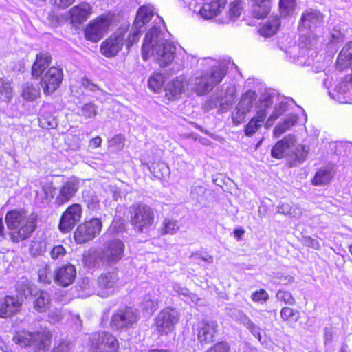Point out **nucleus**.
Wrapping results in <instances>:
<instances>
[{
	"label": "nucleus",
	"mask_w": 352,
	"mask_h": 352,
	"mask_svg": "<svg viewBox=\"0 0 352 352\" xmlns=\"http://www.w3.org/2000/svg\"><path fill=\"white\" fill-rule=\"evenodd\" d=\"M253 302L264 303L269 300V294L264 289H260L254 292L251 295Z\"/></svg>",
	"instance_id": "obj_48"
},
{
	"label": "nucleus",
	"mask_w": 352,
	"mask_h": 352,
	"mask_svg": "<svg viewBox=\"0 0 352 352\" xmlns=\"http://www.w3.org/2000/svg\"><path fill=\"white\" fill-rule=\"evenodd\" d=\"M280 317L284 321L294 323L300 318V312L297 309L285 307L280 310Z\"/></svg>",
	"instance_id": "obj_39"
},
{
	"label": "nucleus",
	"mask_w": 352,
	"mask_h": 352,
	"mask_svg": "<svg viewBox=\"0 0 352 352\" xmlns=\"http://www.w3.org/2000/svg\"><path fill=\"white\" fill-rule=\"evenodd\" d=\"M226 72L221 67H215L208 72H202L195 78L194 90L201 96L211 91L225 78Z\"/></svg>",
	"instance_id": "obj_6"
},
{
	"label": "nucleus",
	"mask_w": 352,
	"mask_h": 352,
	"mask_svg": "<svg viewBox=\"0 0 352 352\" xmlns=\"http://www.w3.org/2000/svg\"><path fill=\"white\" fill-rule=\"evenodd\" d=\"M35 332H30L25 329L16 331L12 340L21 347H28L35 344Z\"/></svg>",
	"instance_id": "obj_27"
},
{
	"label": "nucleus",
	"mask_w": 352,
	"mask_h": 352,
	"mask_svg": "<svg viewBox=\"0 0 352 352\" xmlns=\"http://www.w3.org/2000/svg\"><path fill=\"white\" fill-rule=\"evenodd\" d=\"M70 343L66 341H61L57 346H54L52 352H70Z\"/></svg>",
	"instance_id": "obj_55"
},
{
	"label": "nucleus",
	"mask_w": 352,
	"mask_h": 352,
	"mask_svg": "<svg viewBox=\"0 0 352 352\" xmlns=\"http://www.w3.org/2000/svg\"><path fill=\"white\" fill-rule=\"evenodd\" d=\"M153 16V10L148 6H141L137 12L135 23H141L142 25L148 23Z\"/></svg>",
	"instance_id": "obj_36"
},
{
	"label": "nucleus",
	"mask_w": 352,
	"mask_h": 352,
	"mask_svg": "<svg viewBox=\"0 0 352 352\" xmlns=\"http://www.w3.org/2000/svg\"><path fill=\"white\" fill-rule=\"evenodd\" d=\"M21 96L26 100L34 101L41 96L40 89L32 82L23 85Z\"/></svg>",
	"instance_id": "obj_33"
},
{
	"label": "nucleus",
	"mask_w": 352,
	"mask_h": 352,
	"mask_svg": "<svg viewBox=\"0 0 352 352\" xmlns=\"http://www.w3.org/2000/svg\"><path fill=\"white\" fill-rule=\"evenodd\" d=\"M98 204V201H95L94 199H91V200L88 201L87 203V207L90 208H94Z\"/></svg>",
	"instance_id": "obj_62"
},
{
	"label": "nucleus",
	"mask_w": 352,
	"mask_h": 352,
	"mask_svg": "<svg viewBox=\"0 0 352 352\" xmlns=\"http://www.w3.org/2000/svg\"><path fill=\"white\" fill-rule=\"evenodd\" d=\"M294 154L296 155L294 162L292 164L289 165V167H292L293 165L302 163L307 158V153L304 150V146H301L300 148H298Z\"/></svg>",
	"instance_id": "obj_53"
},
{
	"label": "nucleus",
	"mask_w": 352,
	"mask_h": 352,
	"mask_svg": "<svg viewBox=\"0 0 352 352\" xmlns=\"http://www.w3.org/2000/svg\"><path fill=\"white\" fill-rule=\"evenodd\" d=\"M33 308L38 313L46 312L50 307V295L47 291L38 290L34 295Z\"/></svg>",
	"instance_id": "obj_25"
},
{
	"label": "nucleus",
	"mask_w": 352,
	"mask_h": 352,
	"mask_svg": "<svg viewBox=\"0 0 352 352\" xmlns=\"http://www.w3.org/2000/svg\"><path fill=\"white\" fill-rule=\"evenodd\" d=\"M148 352H170V351L169 350L165 349H158V348H156V349H149L148 351Z\"/></svg>",
	"instance_id": "obj_64"
},
{
	"label": "nucleus",
	"mask_w": 352,
	"mask_h": 352,
	"mask_svg": "<svg viewBox=\"0 0 352 352\" xmlns=\"http://www.w3.org/2000/svg\"><path fill=\"white\" fill-rule=\"evenodd\" d=\"M83 210L78 203L70 204L62 212L58 228L63 234L71 232L82 217Z\"/></svg>",
	"instance_id": "obj_12"
},
{
	"label": "nucleus",
	"mask_w": 352,
	"mask_h": 352,
	"mask_svg": "<svg viewBox=\"0 0 352 352\" xmlns=\"http://www.w3.org/2000/svg\"><path fill=\"white\" fill-rule=\"evenodd\" d=\"M179 321V315L173 309L168 307L162 310L155 319L154 326L157 334L162 337L174 333Z\"/></svg>",
	"instance_id": "obj_11"
},
{
	"label": "nucleus",
	"mask_w": 352,
	"mask_h": 352,
	"mask_svg": "<svg viewBox=\"0 0 352 352\" xmlns=\"http://www.w3.org/2000/svg\"><path fill=\"white\" fill-rule=\"evenodd\" d=\"M53 6L58 9H65L70 6L75 0H52Z\"/></svg>",
	"instance_id": "obj_57"
},
{
	"label": "nucleus",
	"mask_w": 352,
	"mask_h": 352,
	"mask_svg": "<svg viewBox=\"0 0 352 352\" xmlns=\"http://www.w3.org/2000/svg\"><path fill=\"white\" fill-rule=\"evenodd\" d=\"M78 114L85 119L94 118L98 114V107L93 102L86 103L80 107Z\"/></svg>",
	"instance_id": "obj_41"
},
{
	"label": "nucleus",
	"mask_w": 352,
	"mask_h": 352,
	"mask_svg": "<svg viewBox=\"0 0 352 352\" xmlns=\"http://www.w3.org/2000/svg\"><path fill=\"white\" fill-rule=\"evenodd\" d=\"M296 0H279L278 9L280 15L287 16L291 15L295 10Z\"/></svg>",
	"instance_id": "obj_40"
},
{
	"label": "nucleus",
	"mask_w": 352,
	"mask_h": 352,
	"mask_svg": "<svg viewBox=\"0 0 352 352\" xmlns=\"http://www.w3.org/2000/svg\"><path fill=\"white\" fill-rule=\"evenodd\" d=\"M42 190L45 193V198L47 200L53 199L56 190V188L52 185H45L42 187Z\"/></svg>",
	"instance_id": "obj_56"
},
{
	"label": "nucleus",
	"mask_w": 352,
	"mask_h": 352,
	"mask_svg": "<svg viewBox=\"0 0 352 352\" xmlns=\"http://www.w3.org/2000/svg\"><path fill=\"white\" fill-rule=\"evenodd\" d=\"M38 124L41 128L50 129L54 128L56 124L55 118L49 113H44L38 118Z\"/></svg>",
	"instance_id": "obj_43"
},
{
	"label": "nucleus",
	"mask_w": 352,
	"mask_h": 352,
	"mask_svg": "<svg viewBox=\"0 0 352 352\" xmlns=\"http://www.w3.org/2000/svg\"><path fill=\"white\" fill-rule=\"evenodd\" d=\"M102 140L100 136L93 138L90 141V146L94 148H99L102 144Z\"/></svg>",
	"instance_id": "obj_59"
},
{
	"label": "nucleus",
	"mask_w": 352,
	"mask_h": 352,
	"mask_svg": "<svg viewBox=\"0 0 352 352\" xmlns=\"http://www.w3.org/2000/svg\"><path fill=\"white\" fill-rule=\"evenodd\" d=\"M276 296L278 300L283 301L285 304L292 305L296 302L295 298L292 293L288 291L279 290Z\"/></svg>",
	"instance_id": "obj_49"
},
{
	"label": "nucleus",
	"mask_w": 352,
	"mask_h": 352,
	"mask_svg": "<svg viewBox=\"0 0 352 352\" xmlns=\"http://www.w3.org/2000/svg\"><path fill=\"white\" fill-rule=\"evenodd\" d=\"M296 122L297 118L296 116H291L285 119L274 129L273 133L274 137H279L280 135L294 126Z\"/></svg>",
	"instance_id": "obj_34"
},
{
	"label": "nucleus",
	"mask_w": 352,
	"mask_h": 352,
	"mask_svg": "<svg viewBox=\"0 0 352 352\" xmlns=\"http://www.w3.org/2000/svg\"><path fill=\"white\" fill-rule=\"evenodd\" d=\"M276 283L280 285H287L294 282V278L289 274H278L275 276Z\"/></svg>",
	"instance_id": "obj_52"
},
{
	"label": "nucleus",
	"mask_w": 352,
	"mask_h": 352,
	"mask_svg": "<svg viewBox=\"0 0 352 352\" xmlns=\"http://www.w3.org/2000/svg\"><path fill=\"white\" fill-rule=\"evenodd\" d=\"M305 241V245L314 249V250H320V242L316 239L312 238L311 236H307L304 239Z\"/></svg>",
	"instance_id": "obj_54"
},
{
	"label": "nucleus",
	"mask_w": 352,
	"mask_h": 352,
	"mask_svg": "<svg viewBox=\"0 0 352 352\" xmlns=\"http://www.w3.org/2000/svg\"><path fill=\"white\" fill-rule=\"evenodd\" d=\"M268 107L267 101H264L263 106L256 111V115L245 126L244 131L247 136H252L262 126L267 118Z\"/></svg>",
	"instance_id": "obj_20"
},
{
	"label": "nucleus",
	"mask_w": 352,
	"mask_h": 352,
	"mask_svg": "<svg viewBox=\"0 0 352 352\" xmlns=\"http://www.w3.org/2000/svg\"><path fill=\"white\" fill-rule=\"evenodd\" d=\"M256 98L257 95L256 92L248 90L241 96L239 105L246 111H249L252 107L253 102L256 100Z\"/></svg>",
	"instance_id": "obj_38"
},
{
	"label": "nucleus",
	"mask_w": 352,
	"mask_h": 352,
	"mask_svg": "<svg viewBox=\"0 0 352 352\" xmlns=\"http://www.w3.org/2000/svg\"><path fill=\"white\" fill-rule=\"evenodd\" d=\"M295 138L292 135L285 136L282 140L278 141L271 151V155L275 159H282L285 157L287 151L294 145Z\"/></svg>",
	"instance_id": "obj_23"
},
{
	"label": "nucleus",
	"mask_w": 352,
	"mask_h": 352,
	"mask_svg": "<svg viewBox=\"0 0 352 352\" xmlns=\"http://www.w3.org/2000/svg\"><path fill=\"white\" fill-rule=\"evenodd\" d=\"M241 318L243 319V324L246 328L248 329L253 335L260 339L261 336L259 327H257L245 314L242 313Z\"/></svg>",
	"instance_id": "obj_46"
},
{
	"label": "nucleus",
	"mask_w": 352,
	"mask_h": 352,
	"mask_svg": "<svg viewBox=\"0 0 352 352\" xmlns=\"http://www.w3.org/2000/svg\"><path fill=\"white\" fill-rule=\"evenodd\" d=\"M93 13L89 3L82 2L69 10V20L74 25H80L86 21Z\"/></svg>",
	"instance_id": "obj_19"
},
{
	"label": "nucleus",
	"mask_w": 352,
	"mask_h": 352,
	"mask_svg": "<svg viewBox=\"0 0 352 352\" xmlns=\"http://www.w3.org/2000/svg\"><path fill=\"white\" fill-rule=\"evenodd\" d=\"M38 217L23 209H11L5 215L7 235L12 243H19L32 237L38 227Z\"/></svg>",
	"instance_id": "obj_1"
},
{
	"label": "nucleus",
	"mask_w": 352,
	"mask_h": 352,
	"mask_svg": "<svg viewBox=\"0 0 352 352\" xmlns=\"http://www.w3.org/2000/svg\"><path fill=\"white\" fill-rule=\"evenodd\" d=\"M245 2L243 0H233L230 3L228 16L231 20L238 19L242 14Z\"/></svg>",
	"instance_id": "obj_35"
},
{
	"label": "nucleus",
	"mask_w": 352,
	"mask_h": 352,
	"mask_svg": "<svg viewBox=\"0 0 352 352\" xmlns=\"http://www.w3.org/2000/svg\"><path fill=\"white\" fill-rule=\"evenodd\" d=\"M333 328L326 327L324 329V344H329L333 341Z\"/></svg>",
	"instance_id": "obj_58"
},
{
	"label": "nucleus",
	"mask_w": 352,
	"mask_h": 352,
	"mask_svg": "<svg viewBox=\"0 0 352 352\" xmlns=\"http://www.w3.org/2000/svg\"><path fill=\"white\" fill-rule=\"evenodd\" d=\"M175 46L168 41L157 42L154 39V33L150 30L146 32L142 45V56L146 61L151 56H155L161 67L170 65L175 58Z\"/></svg>",
	"instance_id": "obj_2"
},
{
	"label": "nucleus",
	"mask_w": 352,
	"mask_h": 352,
	"mask_svg": "<svg viewBox=\"0 0 352 352\" xmlns=\"http://www.w3.org/2000/svg\"><path fill=\"white\" fill-rule=\"evenodd\" d=\"M186 85L187 82L183 77H177L169 84L166 95L169 98H177L184 92Z\"/></svg>",
	"instance_id": "obj_29"
},
{
	"label": "nucleus",
	"mask_w": 352,
	"mask_h": 352,
	"mask_svg": "<svg viewBox=\"0 0 352 352\" xmlns=\"http://www.w3.org/2000/svg\"><path fill=\"white\" fill-rule=\"evenodd\" d=\"M76 276V270L74 265L67 263L57 267L54 271V280L59 286L66 287L72 285Z\"/></svg>",
	"instance_id": "obj_17"
},
{
	"label": "nucleus",
	"mask_w": 352,
	"mask_h": 352,
	"mask_svg": "<svg viewBox=\"0 0 352 352\" xmlns=\"http://www.w3.org/2000/svg\"><path fill=\"white\" fill-rule=\"evenodd\" d=\"M331 179L332 175L329 169L320 168L316 171L311 182L315 186H320L329 184Z\"/></svg>",
	"instance_id": "obj_32"
},
{
	"label": "nucleus",
	"mask_w": 352,
	"mask_h": 352,
	"mask_svg": "<svg viewBox=\"0 0 352 352\" xmlns=\"http://www.w3.org/2000/svg\"><path fill=\"white\" fill-rule=\"evenodd\" d=\"M129 213L130 223L137 232H147L154 225L155 213L147 204L136 202L129 207Z\"/></svg>",
	"instance_id": "obj_4"
},
{
	"label": "nucleus",
	"mask_w": 352,
	"mask_h": 352,
	"mask_svg": "<svg viewBox=\"0 0 352 352\" xmlns=\"http://www.w3.org/2000/svg\"><path fill=\"white\" fill-rule=\"evenodd\" d=\"M66 254L67 250L62 245H54L50 251V256L53 260L62 258Z\"/></svg>",
	"instance_id": "obj_50"
},
{
	"label": "nucleus",
	"mask_w": 352,
	"mask_h": 352,
	"mask_svg": "<svg viewBox=\"0 0 352 352\" xmlns=\"http://www.w3.org/2000/svg\"><path fill=\"white\" fill-rule=\"evenodd\" d=\"M352 89V74L344 76L338 84V89L340 91H347Z\"/></svg>",
	"instance_id": "obj_51"
},
{
	"label": "nucleus",
	"mask_w": 352,
	"mask_h": 352,
	"mask_svg": "<svg viewBox=\"0 0 352 352\" xmlns=\"http://www.w3.org/2000/svg\"><path fill=\"white\" fill-rule=\"evenodd\" d=\"M63 78V71L60 67H50L44 75L40 78V84L43 94L49 96L54 93L61 85Z\"/></svg>",
	"instance_id": "obj_14"
},
{
	"label": "nucleus",
	"mask_w": 352,
	"mask_h": 352,
	"mask_svg": "<svg viewBox=\"0 0 352 352\" xmlns=\"http://www.w3.org/2000/svg\"><path fill=\"white\" fill-rule=\"evenodd\" d=\"M206 352H230V345L226 341H219L208 349Z\"/></svg>",
	"instance_id": "obj_47"
},
{
	"label": "nucleus",
	"mask_w": 352,
	"mask_h": 352,
	"mask_svg": "<svg viewBox=\"0 0 352 352\" xmlns=\"http://www.w3.org/2000/svg\"><path fill=\"white\" fill-rule=\"evenodd\" d=\"M337 64L344 67H352V41L347 42L337 58Z\"/></svg>",
	"instance_id": "obj_31"
},
{
	"label": "nucleus",
	"mask_w": 352,
	"mask_h": 352,
	"mask_svg": "<svg viewBox=\"0 0 352 352\" xmlns=\"http://www.w3.org/2000/svg\"><path fill=\"white\" fill-rule=\"evenodd\" d=\"M139 316L131 307L124 306L118 309L111 316L110 327L113 330L122 331L132 327L138 322Z\"/></svg>",
	"instance_id": "obj_10"
},
{
	"label": "nucleus",
	"mask_w": 352,
	"mask_h": 352,
	"mask_svg": "<svg viewBox=\"0 0 352 352\" xmlns=\"http://www.w3.org/2000/svg\"><path fill=\"white\" fill-rule=\"evenodd\" d=\"M125 245L118 239L109 241L102 249L100 255V260L108 265L118 263L124 256Z\"/></svg>",
	"instance_id": "obj_13"
},
{
	"label": "nucleus",
	"mask_w": 352,
	"mask_h": 352,
	"mask_svg": "<svg viewBox=\"0 0 352 352\" xmlns=\"http://www.w3.org/2000/svg\"><path fill=\"white\" fill-rule=\"evenodd\" d=\"M193 334L201 346L208 345L216 340L219 334V324L216 320L202 319L192 327Z\"/></svg>",
	"instance_id": "obj_9"
},
{
	"label": "nucleus",
	"mask_w": 352,
	"mask_h": 352,
	"mask_svg": "<svg viewBox=\"0 0 352 352\" xmlns=\"http://www.w3.org/2000/svg\"><path fill=\"white\" fill-rule=\"evenodd\" d=\"M244 233L245 230L242 228L235 229L234 230V236L238 241H239L241 239Z\"/></svg>",
	"instance_id": "obj_60"
},
{
	"label": "nucleus",
	"mask_w": 352,
	"mask_h": 352,
	"mask_svg": "<svg viewBox=\"0 0 352 352\" xmlns=\"http://www.w3.org/2000/svg\"><path fill=\"white\" fill-rule=\"evenodd\" d=\"M157 168L160 169V164L153 166V170H151V171L153 173V174L155 177H160L162 175H158L157 173L156 172V169H157Z\"/></svg>",
	"instance_id": "obj_63"
},
{
	"label": "nucleus",
	"mask_w": 352,
	"mask_h": 352,
	"mask_svg": "<svg viewBox=\"0 0 352 352\" xmlns=\"http://www.w3.org/2000/svg\"><path fill=\"white\" fill-rule=\"evenodd\" d=\"M112 23L113 16L109 13L98 15L84 28L85 38L91 43H98L109 31Z\"/></svg>",
	"instance_id": "obj_5"
},
{
	"label": "nucleus",
	"mask_w": 352,
	"mask_h": 352,
	"mask_svg": "<svg viewBox=\"0 0 352 352\" xmlns=\"http://www.w3.org/2000/svg\"><path fill=\"white\" fill-rule=\"evenodd\" d=\"M118 280V275L115 272L103 273L98 278V286L103 290L111 289L114 287Z\"/></svg>",
	"instance_id": "obj_30"
},
{
	"label": "nucleus",
	"mask_w": 352,
	"mask_h": 352,
	"mask_svg": "<svg viewBox=\"0 0 352 352\" xmlns=\"http://www.w3.org/2000/svg\"><path fill=\"white\" fill-rule=\"evenodd\" d=\"M164 83V76L160 72H154L148 79V87L155 93L162 90Z\"/></svg>",
	"instance_id": "obj_37"
},
{
	"label": "nucleus",
	"mask_w": 352,
	"mask_h": 352,
	"mask_svg": "<svg viewBox=\"0 0 352 352\" xmlns=\"http://www.w3.org/2000/svg\"><path fill=\"white\" fill-rule=\"evenodd\" d=\"M100 219L92 217L78 224L74 232V239L77 244L88 243L98 236L102 230Z\"/></svg>",
	"instance_id": "obj_8"
},
{
	"label": "nucleus",
	"mask_w": 352,
	"mask_h": 352,
	"mask_svg": "<svg viewBox=\"0 0 352 352\" xmlns=\"http://www.w3.org/2000/svg\"><path fill=\"white\" fill-rule=\"evenodd\" d=\"M52 62V55L47 52H41L35 56L31 67V76L32 78L38 80L41 78L46 71L50 67Z\"/></svg>",
	"instance_id": "obj_18"
},
{
	"label": "nucleus",
	"mask_w": 352,
	"mask_h": 352,
	"mask_svg": "<svg viewBox=\"0 0 352 352\" xmlns=\"http://www.w3.org/2000/svg\"><path fill=\"white\" fill-rule=\"evenodd\" d=\"M140 39V31L129 32L128 27H120L100 44V52L106 58L115 57L124 45L129 50Z\"/></svg>",
	"instance_id": "obj_3"
},
{
	"label": "nucleus",
	"mask_w": 352,
	"mask_h": 352,
	"mask_svg": "<svg viewBox=\"0 0 352 352\" xmlns=\"http://www.w3.org/2000/svg\"><path fill=\"white\" fill-rule=\"evenodd\" d=\"M79 180L76 177H71L60 187L55 199V204L61 206L69 202L75 196L79 189Z\"/></svg>",
	"instance_id": "obj_16"
},
{
	"label": "nucleus",
	"mask_w": 352,
	"mask_h": 352,
	"mask_svg": "<svg viewBox=\"0 0 352 352\" xmlns=\"http://www.w3.org/2000/svg\"><path fill=\"white\" fill-rule=\"evenodd\" d=\"M125 146V138L122 134H117L108 140V146L113 151H120Z\"/></svg>",
	"instance_id": "obj_44"
},
{
	"label": "nucleus",
	"mask_w": 352,
	"mask_h": 352,
	"mask_svg": "<svg viewBox=\"0 0 352 352\" xmlns=\"http://www.w3.org/2000/svg\"><path fill=\"white\" fill-rule=\"evenodd\" d=\"M35 344L38 349L47 350L52 342V333L46 327H42L35 331Z\"/></svg>",
	"instance_id": "obj_26"
},
{
	"label": "nucleus",
	"mask_w": 352,
	"mask_h": 352,
	"mask_svg": "<svg viewBox=\"0 0 352 352\" xmlns=\"http://www.w3.org/2000/svg\"><path fill=\"white\" fill-rule=\"evenodd\" d=\"M324 19V15L318 10L309 9L304 11L301 15L299 27L311 29L316 27Z\"/></svg>",
	"instance_id": "obj_22"
},
{
	"label": "nucleus",
	"mask_w": 352,
	"mask_h": 352,
	"mask_svg": "<svg viewBox=\"0 0 352 352\" xmlns=\"http://www.w3.org/2000/svg\"><path fill=\"white\" fill-rule=\"evenodd\" d=\"M281 25L280 19L278 16H272L267 21L261 24L258 32L265 38L275 35Z\"/></svg>",
	"instance_id": "obj_24"
},
{
	"label": "nucleus",
	"mask_w": 352,
	"mask_h": 352,
	"mask_svg": "<svg viewBox=\"0 0 352 352\" xmlns=\"http://www.w3.org/2000/svg\"><path fill=\"white\" fill-rule=\"evenodd\" d=\"M23 300L16 295H6L0 299V318L9 319L22 311Z\"/></svg>",
	"instance_id": "obj_15"
},
{
	"label": "nucleus",
	"mask_w": 352,
	"mask_h": 352,
	"mask_svg": "<svg viewBox=\"0 0 352 352\" xmlns=\"http://www.w3.org/2000/svg\"><path fill=\"white\" fill-rule=\"evenodd\" d=\"M177 221L175 220L165 219L160 228V234L162 235H173L179 230Z\"/></svg>",
	"instance_id": "obj_42"
},
{
	"label": "nucleus",
	"mask_w": 352,
	"mask_h": 352,
	"mask_svg": "<svg viewBox=\"0 0 352 352\" xmlns=\"http://www.w3.org/2000/svg\"><path fill=\"white\" fill-rule=\"evenodd\" d=\"M12 97V87L10 82L0 78V98L3 100H10Z\"/></svg>",
	"instance_id": "obj_45"
},
{
	"label": "nucleus",
	"mask_w": 352,
	"mask_h": 352,
	"mask_svg": "<svg viewBox=\"0 0 352 352\" xmlns=\"http://www.w3.org/2000/svg\"><path fill=\"white\" fill-rule=\"evenodd\" d=\"M252 15L256 19H263L270 13L272 9L271 2H260L252 1Z\"/></svg>",
	"instance_id": "obj_28"
},
{
	"label": "nucleus",
	"mask_w": 352,
	"mask_h": 352,
	"mask_svg": "<svg viewBox=\"0 0 352 352\" xmlns=\"http://www.w3.org/2000/svg\"><path fill=\"white\" fill-rule=\"evenodd\" d=\"M226 4L227 0H211L204 3L199 10V14L204 19H212L222 12Z\"/></svg>",
	"instance_id": "obj_21"
},
{
	"label": "nucleus",
	"mask_w": 352,
	"mask_h": 352,
	"mask_svg": "<svg viewBox=\"0 0 352 352\" xmlns=\"http://www.w3.org/2000/svg\"><path fill=\"white\" fill-rule=\"evenodd\" d=\"M88 349L89 352H118L119 342L111 333L98 331L91 334Z\"/></svg>",
	"instance_id": "obj_7"
},
{
	"label": "nucleus",
	"mask_w": 352,
	"mask_h": 352,
	"mask_svg": "<svg viewBox=\"0 0 352 352\" xmlns=\"http://www.w3.org/2000/svg\"><path fill=\"white\" fill-rule=\"evenodd\" d=\"M5 226L3 221V218L0 217V238L6 237Z\"/></svg>",
	"instance_id": "obj_61"
}]
</instances>
